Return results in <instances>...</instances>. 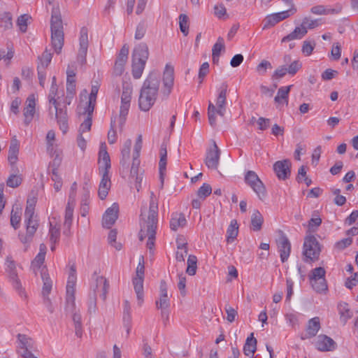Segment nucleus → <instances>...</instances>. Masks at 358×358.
<instances>
[{"instance_id": "obj_1", "label": "nucleus", "mask_w": 358, "mask_h": 358, "mask_svg": "<svg viewBox=\"0 0 358 358\" xmlns=\"http://www.w3.org/2000/svg\"><path fill=\"white\" fill-rule=\"evenodd\" d=\"M158 222V201L153 192H151L148 209L141 208L140 231L138 238L143 241L148 238L147 248L151 251L155 246L156 230Z\"/></svg>"}, {"instance_id": "obj_2", "label": "nucleus", "mask_w": 358, "mask_h": 358, "mask_svg": "<svg viewBox=\"0 0 358 358\" xmlns=\"http://www.w3.org/2000/svg\"><path fill=\"white\" fill-rule=\"evenodd\" d=\"M160 84V76L151 72L144 81L141 90L138 105L141 110L148 111L155 103Z\"/></svg>"}, {"instance_id": "obj_3", "label": "nucleus", "mask_w": 358, "mask_h": 358, "mask_svg": "<svg viewBox=\"0 0 358 358\" xmlns=\"http://www.w3.org/2000/svg\"><path fill=\"white\" fill-rule=\"evenodd\" d=\"M228 85L226 83H222L218 89V96L216 99L215 105L210 101L208 107V115L209 123L212 127H215L217 124L216 115L220 117H224L227 110V94Z\"/></svg>"}, {"instance_id": "obj_4", "label": "nucleus", "mask_w": 358, "mask_h": 358, "mask_svg": "<svg viewBox=\"0 0 358 358\" xmlns=\"http://www.w3.org/2000/svg\"><path fill=\"white\" fill-rule=\"evenodd\" d=\"M50 29L52 45L59 54L64 45V31L61 15L57 8H54L52 10Z\"/></svg>"}, {"instance_id": "obj_5", "label": "nucleus", "mask_w": 358, "mask_h": 358, "mask_svg": "<svg viewBox=\"0 0 358 358\" xmlns=\"http://www.w3.org/2000/svg\"><path fill=\"white\" fill-rule=\"evenodd\" d=\"M57 92L58 86L51 85L48 95L49 103L50 105L49 110L50 113H52V106L53 107L55 118L57 120V123L59 126V128L62 131V132L65 134L69 128L67 112L66 106H64V108L59 107V103L57 101L56 99Z\"/></svg>"}, {"instance_id": "obj_6", "label": "nucleus", "mask_w": 358, "mask_h": 358, "mask_svg": "<svg viewBox=\"0 0 358 358\" xmlns=\"http://www.w3.org/2000/svg\"><path fill=\"white\" fill-rule=\"evenodd\" d=\"M148 57L149 50L145 43H140L135 47L132 54V75L135 79L141 77Z\"/></svg>"}, {"instance_id": "obj_7", "label": "nucleus", "mask_w": 358, "mask_h": 358, "mask_svg": "<svg viewBox=\"0 0 358 358\" xmlns=\"http://www.w3.org/2000/svg\"><path fill=\"white\" fill-rule=\"evenodd\" d=\"M35 208L26 206L24 213V222L26 224V234H19L18 236L22 243L29 244L32 241L38 227V222L36 216L34 215Z\"/></svg>"}, {"instance_id": "obj_8", "label": "nucleus", "mask_w": 358, "mask_h": 358, "mask_svg": "<svg viewBox=\"0 0 358 358\" xmlns=\"http://www.w3.org/2000/svg\"><path fill=\"white\" fill-rule=\"evenodd\" d=\"M133 91L132 84L130 82L124 81L122 83V93L121 96V106L118 115V124L120 130L124 127L127 115H128Z\"/></svg>"}, {"instance_id": "obj_9", "label": "nucleus", "mask_w": 358, "mask_h": 358, "mask_svg": "<svg viewBox=\"0 0 358 358\" xmlns=\"http://www.w3.org/2000/svg\"><path fill=\"white\" fill-rule=\"evenodd\" d=\"M244 180L256 193L259 199L263 200L266 197V187L255 171H248L245 174Z\"/></svg>"}, {"instance_id": "obj_10", "label": "nucleus", "mask_w": 358, "mask_h": 358, "mask_svg": "<svg viewBox=\"0 0 358 358\" xmlns=\"http://www.w3.org/2000/svg\"><path fill=\"white\" fill-rule=\"evenodd\" d=\"M321 252V247L317 238L312 235L305 238L303 243V255L311 261L317 260Z\"/></svg>"}, {"instance_id": "obj_11", "label": "nucleus", "mask_w": 358, "mask_h": 358, "mask_svg": "<svg viewBox=\"0 0 358 358\" xmlns=\"http://www.w3.org/2000/svg\"><path fill=\"white\" fill-rule=\"evenodd\" d=\"M145 274V266L138 263L136 270V276L132 280L134 291L136 294L138 303L141 306L143 302L144 292H143V279Z\"/></svg>"}, {"instance_id": "obj_12", "label": "nucleus", "mask_w": 358, "mask_h": 358, "mask_svg": "<svg viewBox=\"0 0 358 358\" xmlns=\"http://www.w3.org/2000/svg\"><path fill=\"white\" fill-rule=\"evenodd\" d=\"M6 271L8 273L9 278L12 281L13 287L17 291L18 294L22 299H27V294L22 288L20 280L17 278V274L15 268V264L11 257L6 258Z\"/></svg>"}, {"instance_id": "obj_13", "label": "nucleus", "mask_w": 358, "mask_h": 358, "mask_svg": "<svg viewBox=\"0 0 358 358\" xmlns=\"http://www.w3.org/2000/svg\"><path fill=\"white\" fill-rule=\"evenodd\" d=\"M108 289L109 284L107 280L103 276H96L94 282L91 285L89 294L95 295L96 298L99 296L103 301H105Z\"/></svg>"}, {"instance_id": "obj_14", "label": "nucleus", "mask_w": 358, "mask_h": 358, "mask_svg": "<svg viewBox=\"0 0 358 358\" xmlns=\"http://www.w3.org/2000/svg\"><path fill=\"white\" fill-rule=\"evenodd\" d=\"M76 279V268L74 266H71L66 284V301L68 303V306L71 308H73L74 307Z\"/></svg>"}, {"instance_id": "obj_15", "label": "nucleus", "mask_w": 358, "mask_h": 358, "mask_svg": "<svg viewBox=\"0 0 358 358\" xmlns=\"http://www.w3.org/2000/svg\"><path fill=\"white\" fill-rule=\"evenodd\" d=\"M296 12V8H290L287 10L267 15L264 19V25L263 29H265L273 27L279 22L289 17L291 15H294Z\"/></svg>"}, {"instance_id": "obj_16", "label": "nucleus", "mask_w": 358, "mask_h": 358, "mask_svg": "<svg viewBox=\"0 0 358 358\" xmlns=\"http://www.w3.org/2000/svg\"><path fill=\"white\" fill-rule=\"evenodd\" d=\"M220 157V150L215 141H213V145L207 150L204 160L205 164L208 169H217L219 165Z\"/></svg>"}, {"instance_id": "obj_17", "label": "nucleus", "mask_w": 358, "mask_h": 358, "mask_svg": "<svg viewBox=\"0 0 358 358\" xmlns=\"http://www.w3.org/2000/svg\"><path fill=\"white\" fill-rule=\"evenodd\" d=\"M80 48L78 53V62L82 65L86 63V56L88 49V31L86 27H82L80 31L79 38Z\"/></svg>"}, {"instance_id": "obj_18", "label": "nucleus", "mask_w": 358, "mask_h": 358, "mask_svg": "<svg viewBox=\"0 0 358 358\" xmlns=\"http://www.w3.org/2000/svg\"><path fill=\"white\" fill-rule=\"evenodd\" d=\"M276 243L278 252H280V259L282 262H285L289 257L291 252V243L288 238L282 232L280 233Z\"/></svg>"}, {"instance_id": "obj_19", "label": "nucleus", "mask_w": 358, "mask_h": 358, "mask_svg": "<svg viewBox=\"0 0 358 358\" xmlns=\"http://www.w3.org/2000/svg\"><path fill=\"white\" fill-rule=\"evenodd\" d=\"M314 345L316 349L321 352L333 351L336 347V343L332 338L323 334L317 337Z\"/></svg>"}, {"instance_id": "obj_20", "label": "nucleus", "mask_w": 358, "mask_h": 358, "mask_svg": "<svg viewBox=\"0 0 358 358\" xmlns=\"http://www.w3.org/2000/svg\"><path fill=\"white\" fill-rule=\"evenodd\" d=\"M291 162L289 159L278 161L273 164V170L280 180H286L290 176Z\"/></svg>"}, {"instance_id": "obj_21", "label": "nucleus", "mask_w": 358, "mask_h": 358, "mask_svg": "<svg viewBox=\"0 0 358 358\" xmlns=\"http://www.w3.org/2000/svg\"><path fill=\"white\" fill-rule=\"evenodd\" d=\"M66 311L71 314L72 320L74 324L75 334L78 338H81L83 335L81 315L80 310H77L76 306V299L74 300V307L71 308L68 306V303L66 301Z\"/></svg>"}, {"instance_id": "obj_22", "label": "nucleus", "mask_w": 358, "mask_h": 358, "mask_svg": "<svg viewBox=\"0 0 358 358\" xmlns=\"http://www.w3.org/2000/svg\"><path fill=\"white\" fill-rule=\"evenodd\" d=\"M129 55V47L124 45L121 48L120 53L116 59L114 66V73L117 76H120L124 70V65L127 61Z\"/></svg>"}, {"instance_id": "obj_23", "label": "nucleus", "mask_w": 358, "mask_h": 358, "mask_svg": "<svg viewBox=\"0 0 358 358\" xmlns=\"http://www.w3.org/2000/svg\"><path fill=\"white\" fill-rule=\"evenodd\" d=\"M174 83V69L173 66L166 65L163 76L164 89L162 92L169 96L171 92Z\"/></svg>"}, {"instance_id": "obj_24", "label": "nucleus", "mask_w": 358, "mask_h": 358, "mask_svg": "<svg viewBox=\"0 0 358 358\" xmlns=\"http://www.w3.org/2000/svg\"><path fill=\"white\" fill-rule=\"evenodd\" d=\"M119 207L116 203H114L111 207L108 208L103 216L102 224L103 227L110 228L117 219Z\"/></svg>"}, {"instance_id": "obj_25", "label": "nucleus", "mask_w": 358, "mask_h": 358, "mask_svg": "<svg viewBox=\"0 0 358 358\" xmlns=\"http://www.w3.org/2000/svg\"><path fill=\"white\" fill-rule=\"evenodd\" d=\"M17 338L20 342V355L22 357L26 358L25 356H27V354L34 355L31 352V350L34 348L33 340L25 334H21L17 335Z\"/></svg>"}, {"instance_id": "obj_26", "label": "nucleus", "mask_w": 358, "mask_h": 358, "mask_svg": "<svg viewBox=\"0 0 358 358\" xmlns=\"http://www.w3.org/2000/svg\"><path fill=\"white\" fill-rule=\"evenodd\" d=\"M170 301L168 296L167 285L164 280L160 282L159 299L156 301V307L157 309H169Z\"/></svg>"}, {"instance_id": "obj_27", "label": "nucleus", "mask_w": 358, "mask_h": 358, "mask_svg": "<svg viewBox=\"0 0 358 358\" xmlns=\"http://www.w3.org/2000/svg\"><path fill=\"white\" fill-rule=\"evenodd\" d=\"M35 97L34 94L28 96L26 101V106L24 108V124L28 125L33 120L35 113Z\"/></svg>"}, {"instance_id": "obj_28", "label": "nucleus", "mask_w": 358, "mask_h": 358, "mask_svg": "<svg viewBox=\"0 0 358 358\" xmlns=\"http://www.w3.org/2000/svg\"><path fill=\"white\" fill-rule=\"evenodd\" d=\"M46 250V245L44 243H41L39 246V252L33 259L31 264V268L35 274H36V272L42 268L44 264Z\"/></svg>"}, {"instance_id": "obj_29", "label": "nucleus", "mask_w": 358, "mask_h": 358, "mask_svg": "<svg viewBox=\"0 0 358 358\" xmlns=\"http://www.w3.org/2000/svg\"><path fill=\"white\" fill-rule=\"evenodd\" d=\"M102 175L101 180L99 187L98 194L99 197L103 200L106 199L108 194V191L111 187L110 178L109 177V173H101Z\"/></svg>"}, {"instance_id": "obj_30", "label": "nucleus", "mask_w": 358, "mask_h": 358, "mask_svg": "<svg viewBox=\"0 0 358 358\" xmlns=\"http://www.w3.org/2000/svg\"><path fill=\"white\" fill-rule=\"evenodd\" d=\"M99 88V85L97 82H96V85H92L91 92L88 97L89 100L86 103L87 105L83 108V113H93Z\"/></svg>"}, {"instance_id": "obj_31", "label": "nucleus", "mask_w": 358, "mask_h": 358, "mask_svg": "<svg viewBox=\"0 0 358 358\" xmlns=\"http://www.w3.org/2000/svg\"><path fill=\"white\" fill-rule=\"evenodd\" d=\"M320 329V321L318 317H315L308 320L306 327V333L302 339L310 338L316 336Z\"/></svg>"}, {"instance_id": "obj_32", "label": "nucleus", "mask_w": 358, "mask_h": 358, "mask_svg": "<svg viewBox=\"0 0 358 358\" xmlns=\"http://www.w3.org/2000/svg\"><path fill=\"white\" fill-rule=\"evenodd\" d=\"M99 171L100 173H109L110 169V159L106 148H101L99 150Z\"/></svg>"}, {"instance_id": "obj_33", "label": "nucleus", "mask_w": 358, "mask_h": 358, "mask_svg": "<svg viewBox=\"0 0 358 358\" xmlns=\"http://www.w3.org/2000/svg\"><path fill=\"white\" fill-rule=\"evenodd\" d=\"M342 6L336 4L334 8H326L323 5H317L310 8V12L315 15L338 14L342 10Z\"/></svg>"}, {"instance_id": "obj_34", "label": "nucleus", "mask_w": 358, "mask_h": 358, "mask_svg": "<svg viewBox=\"0 0 358 358\" xmlns=\"http://www.w3.org/2000/svg\"><path fill=\"white\" fill-rule=\"evenodd\" d=\"M186 224L187 220L183 213L178 212L172 213L170 220V227L173 231H177L179 227H183Z\"/></svg>"}, {"instance_id": "obj_35", "label": "nucleus", "mask_w": 358, "mask_h": 358, "mask_svg": "<svg viewBox=\"0 0 358 358\" xmlns=\"http://www.w3.org/2000/svg\"><path fill=\"white\" fill-rule=\"evenodd\" d=\"M257 339L254 337V334L252 333L246 339L245 343L243 346V352L245 355L252 357L257 350Z\"/></svg>"}, {"instance_id": "obj_36", "label": "nucleus", "mask_w": 358, "mask_h": 358, "mask_svg": "<svg viewBox=\"0 0 358 358\" xmlns=\"http://www.w3.org/2000/svg\"><path fill=\"white\" fill-rule=\"evenodd\" d=\"M166 162H167V150L166 145L162 144L160 148V160L159 162V170L162 182L163 183L164 175L166 170Z\"/></svg>"}, {"instance_id": "obj_37", "label": "nucleus", "mask_w": 358, "mask_h": 358, "mask_svg": "<svg viewBox=\"0 0 358 358\" xmlns=\"http://www.w3.org/2000/svg\"><path fill=\"white\" fill-rule=\"evenodd\" d=\"M19 143L16 138H13L8 150V160L11 165L15 164L18 159Z\"/></svg>"}, {"instance_id": "obj_38", "label": "nucleus", "mask_w": 358, "mask_h": 358, "mask_svg": "<svg viewBox=\"0 0 358 358\" xmlns=\"http://www.w3.org/2000/svg\"><path fill=\"white\" fill-rule=\"evenodd\" d=\"M71 194L69 195V199L68 203L66 207L65 210V216H64V227H66L68 230H69L72 220H73V209H74V201L72 200Z\"/></svg>"}, {"instance_id": "obj_39", "label": "nucleus", "mask_w": 358, "mask_h": 358, "mask_svg": "<svg viewBox=\"0 0 358 358\" xmlns=\"http://www.w3.org/2000/svg\"><path fill=\"white\" fill-rule=\"evenodd\" d=\"M307 32L308 31H306L301 24V25L299 27H296L293 31H292L286 36L283 37L282 38V43H285L295 39H301L307 34Z\"/></svg>"}, {"instance_id": "obj_40", "label": "nucleus", "mask_w": 358, "mask_h": 358, "mask_svg": "<svg viewBox=\"0 0 358 358\" xmlns=\"http://www.w3.org/2000/svg\"><path fill=\"white\" fill-rule=\"evenodd\" d=\"M119 128V130L121 131L118 124V116H115L111 118L110 121V129L108 133V141L110 144H113L117 141V134L116 129ZM123 129V127L122 128Z\"/></svg>"}, {"instance_id": "obj_41", "label": "nucleus", "mask_w": 358, "mask_h": 358, "mask_svg": "<svg viewBox=\"0 0 358 358\" xmlns=\"http://www.w3.org/2000/svg\"><path fill=\"white\" fill-rule=\"evenodd\" d=\"M292 85H289L287 87H281L278 89L277 95L275 96L274 101L277 103H282V102L285 103L286 105L288 104V98L289 93L292 88Z\"/></svg>"}, {"instance_id": "obj_42", "label": "nucleus", "mask_w": 358, "mask_h": 358, "mask_svg": "<svg viewBox=\"0 0 358 358\" xmlns=\"http://www.w3.org/2000/svg\"><path fill=\"white\" fill-rule=\"evenodd\" d=\"M49 236L51 243L56 244L59 241L60 226L56 222L50 221Z\"/></svg>"}, {"instance_id": "obj_43", "label": "nucleus", "mask_w": 358, "mask_h": 358, "mask_svg": "<svg viewBox=\"0 0 358 358\" xmlns=\"http://www.w3.org/2000/svg\"><path fill=\"white\" fill-rule=\"evenodd\" d=\"M78 113L80 115H87L86 119L84 122L80 124L79 129V133L83 134L85 132H87L91 129L92 127V113H83V108L81 106H78Z\"/></svg>"}, {"instance_id": "obj_44", "label": "nucleus", "mask_w": 358, "mask_h": 358, "mask_svg": "<svg viewBox=\"0 0 358 358\" xmlns=\"http://www.w3.org/2000/svg\"><path fill=\"white\" fill-rule=\"evenodd\" d=\"M264 218L258 210H255L251 216V228L253 231H257L262 229Z\"/></svg>"}, {"instance_id": "obj_45", "label": "nucleus", "mask_w": 358, "mask_h": 358, "mask_svg": "<svg viewBox=\"0 0 358 358\" xmlns=\"http://www.w3.org/2000/svg\"><path fill=\"white\" fill-rule=\"evenodd\" d=\"M45 268V266L42 268L41 270V278L43 282V290L42 294L44 297H46L48 296V294L50 293V291L52 289V282L49 277L48 274H46L43 271Z\"/></svg>"}, {"instance_id": "obj_46", "label": "nucleus", "mask_w": 358, "mask_h": 358, "mask_svg": "<svg viewBox=\"0 0 358 358\" xmlns=\"http://www.w3.org/2000/svg\"><path fill=\"white\" fill-rule=\"evenodd\" d=\"M310 282L313 289L318 293L324 292L328 289L325 278L310 279Z\"/></svg>"}, {"instance_id": "obj_47", "label": "nucleus", "mask_w": 358, "mask_h": 358, "mask_svg": "<svg viewBox=\"0 0 358 358\" xmlns=\"http://www.w3.org/2000/svg\"><path fill=\"white\" fill-rule=\"evenodd\" d=\"M238 226L236 220H232L227 231V241L231 243L238 236Z\"/></svg>"}, {"instance_id": "obj_48", "label": "nucleus", "mask_w": 358, "mask_h": 358, "mask_svg": "<svg viewBox=\"0 0 358 358\" xmlns=\"http://www.w3.org/2000/svg\"><path fill=\"white\" fill-rule=\"evenodd\" d=\"M21 220V212L18 207L15 208L13 207L10 213V225L17 229L20 227Z\"/></svg>"}, {"instance_id": "obj_49", "label": "nucleus", "mask_w": 358, "mask_h": 358, "mask_svg": "<svg viewBox=\"0 0 358 358\" xmlns=\"http://www.w3.org/2000/svg\"><path fill=\"white\" fill-rule=\"evenodd\" d=\"M187 267L186 273L189 275H194L197 268V258L195 255H190L187 262Z\"/></svg>"}, {"instance_id": "obj_50", "label": "nucleus", "mask_w": 358, "mask_h": 358, "mask_svg": "<svg viewBox=\"0 0 358 358\" xmlns=\"http://www.w3.org/2000/svg\"><path fill=\"white\" fill-rule=\"evenodd\" d=\"M302 26L307 31L308 29H313L322 24L321 19H311L308 17H305L301 22Z\"/></svg>"}, {"instance_id": "obj_51", "label": "nucleus", "mask_w": 358, "mask_h": 358, "mask_svg": "<svg viewBox=\"0 0 358 358\" xmlns=\"http://www.w3.org/2000/svg\"><path fill=\"white\" fill-rule=\"evenodd\" d=\"M76 93V83H66V96L64 99L65 105H70Z\"/></svg>"}, {"instance_id": "obj_52", "label": "nucleus", "mask_w": 358, "mask_h": 358, "mask_svg": "<svg viewBox=\"0 0 358 358\" xmlns=\"http://www.w3.org/2000/svg\"><path fill=\"white\" fill-rule=\"evenodd\" d=\"M52 53L48 51V50H45L42 55L38 57V59L40 61V64L38 66H40L43 69H46V67L49 65L52 60Z\"/></svg>"}, {"instance_id": "obj_53", "label": "nucleus", "mask_w": 358, "mask_h": 358, "mask_svg": "<svg viewBox=\"0 0 358 358\" xmlns=\"http://www.w3.org/2000/svg\"><path fill=\"white\" fill-rule=\"evenodd\" d=\"M179 25L181 32L187 36L189 33L188 17L186 14H180L179 16Z\"/></svg>"}, {"instance_id": "obj_54", "label": "nucleus", "mask_w": 358, "mask_h": 358, "mask_svg": "<svg viewBox=\"0 0 358 358\" xmlns=\"http://www.w3.org/2000/svg\"><path fill=\"white\" fill-rule=\"evenodd\" d=\"M316 45L314 41H304L302 45L301 51L306 56H310Z\"/></svg>"}, {"instance_id": "obj_55", "label": "nucleus", "mask_w": 358, "mask_h": 358, "mask_svg": "<svg viewBox=\"0 0 358 358\" xmlns=\"http://www.w3.org/2000/svg\"><path fill=\"white\" fill-rule=\"evenodd\" d=\"M146 30H147L146 23L144 21L140 22L136 27L135 36H134L135 39L141 40V38H143L146 33Z\"/></svg>"}, {"instance_id": "obj_56", "label": "nucleus", "mask_w": 358, "mask_h": 358, "mask_svg": "<svg viewBox=\"0 0 358 358\" xmlns=\"http://www.w3.org/2000/svg\"><path fill=\"white\" fill-rule=\"evenodd\" d=\"M225 45L224 39L222 37L217 38V42L214 44L212 49V54L216 56H220L221 52L224 50Z\"/></svg>"}, {"instance_id": "obj_57", "label": "nucleus", "mask_w": 358, "mask_h": 358, "mask_svg": "<svg viewBox=\"0 0 358 358\" xmlns=\"http://www.w3.org/2000/svg\"><path fill=\"white\" fill-rule=\"evenodd\" d=\"M22 179L20 176L12 174L8 177L6 185L10 187L15 188L22 183Z\"/></svg>"}, {"instance_id": "obj_58", "label": "nucleus", "mask_w": 358, "mask_h": 358, "mask_svg": "<svg viewBox=\"0 0 358 358\" xmlns=\"http://www.w3.org/2000/svg\"><path fill=\"white\" fill-rule=\"evenodd\" d=\"M212 192L211 186L209 184L203 183V185L198 189L197 195L201 199H206Z\"/></svg>"}, {"instance_id": "obj_59", "label": "nucleus", "mask_w": 358, "mask_h": 358, "mask_svg": "<svg viewBox=\"0 0 358 358\" xmlns=\"http://www.w3.org/2000/svg\"><path fill=\"white\" fill-rule=\"evenodd\" d=\"M116 238H117V231L114 229L110 230L108 234V242L116 250H120L122 249V244L120 243L116 242Z\"/></svg>"}, {"instance_id": "obj_60", "label": "nucleus", "mask_w": 358, "mask_h": 358, "mask_svg": "<svg viewBox=\"0 0 358 358\" xmlns=\"http://www.w3.org/2000/svg\"><path fill=\"white\" fill-rule=\"evenodd\" d=\"M30 18V16L27 14L20 15L17 18V24L22 32H25L27 28V21Z\"/></svg>"}, {"instance_id": "obj_61", "label": "nucleus", "mask_w": 358, "mask_h": 358, "mask_svg": "<svg viewBox=\"0 0 358 358\" xmlns=\"http://www.w3.org/2000/svg\"><path fill=\"white\" fill-rule=\"evenodd\" d=\"M131 146V141L130 139L127 140L124 142L123 148L121 150V153L122 155V160L124 161V163H125L129 157Z\"/></svg>"}, {"instance_id": "obj_62", "label": "nucleus", "mask_w": 358, "mask_h": 358, "mask_svg": "<svg viewBox=\"0 0 358 358\" xmlns=\"http://www.w3.org/2000/svg\"><path fill=\"white\" fill-rule=\"evenodd\" d=\"M96 299L95 295H91L89 294L87 306V312L90 315L94 314L96 311Z\"/></svg>"}, {"instance_id": "obj_63", "label": "nucleus", "mask_w": 358, "mask_h": 358, "mask_svg": "<svg viewBox=\"0 0 358 358\" xmlns=\"http://www.w3.org/2000/svg\"><path fill=\"white\" fill-rule=\"evenodd\" d=\"M325 269L323 267H317L312 270L309 279L325 278Z\"/></svg>"}, {"instance_id": "obj_64", "label": "nucleus", "mask_w": 358, "mask_h": 358, "mask_svg": "<svg viewBox=\"0 0 358 358\" xmlns=\"http://www.w3.org/2000/svg\"><path fill=\"white\" fill-rule=\"evenodd\" d=\"M1 19L4 23V27L6 29H10L13 27L12 23V15L9 12H4L1 14Z\"/></svg>"}]
</instances>
